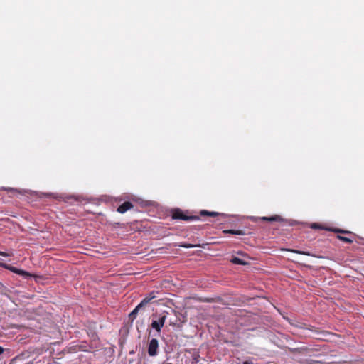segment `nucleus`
<instances>
[{"instance_id":"25","label":"nucleus","mask_w":364,"mask_h":364,"mask_svg":"<svg viewBox=\"0 0 364 364\" xmlns=\"http://www.w3.org/2000/svg\"><path fill=\"white\" fill-rule=\"evenodd\" d=\"M1 190H7V189H6V188H5L1 187Z\"/></svg>"},{"instance_id":"12","label":"nucleus","mask_w":364,"mask_h":364,"mask_svg":"<svg viewBox=\"0 0 364 364\" xmlns=\"http://www.w3.org/2000/svg\"><path fill=\"white\" fill-rule=\"evenodd\" d=\"M326 230L332 231L336 233H342V234H352L350 231L344 230L338 228H326Z\"/></svg>"},{"instance_id":"19","label":"nucleus","mask_w":364,"mask_h":364,"mask_svg":"<svg viewBox=\"0 0 364 364\" xmlns=\"http://www.w3.org/2000/svg\"><path fill=\"white\" fill-rule=\"evenodd\" d=\"M243 364H254L252 361L250 360H246L243 362Z\"/></svg>"},{"instance_id":"3","label":"nucleus","mask_w":364,"mask_h":364,"mask_svg":"<svg viewBox=\"0 0 364 364\" xmlns=\"http://www.w3.org/2000/svg\"><path fill=\"white\" fill-rule=\"evenodd\" d=\"M159 342L156 338H152L148 345V354L151 356H156L158 354Z\"/></svg>"},{"instance_id":"13","label":"nucleus","mask_w":364,"mask_h":364,"mask_svg":"<svg viewBox=\"0 0 364 364\" xmlns=\"http://www.w3.org/2000/svg\"><path fill=\"white\" fill-rule=\"evenodd\" d=\"M200 214L201 216H211V217H215L219 215L218 212H213V211H208V210H201L200 212Z\"/></svg>"},{"instance_id":"1","label":"nucleus","mask_w":364,"mask_h":364,"mask_svg":"<svg viewBox=\"0 0 364 364\" xmlns=\"http://www.w3.org/2000/svg\"><path fill=\"white\" fill-rule=\"evenodd\" d=\"M172 218L174 220H183L186 221L199 220L198 216L187 215L184 212L178 208L174 209L172 211Z\"/></svg>"},{"instance_id":"9","label":"nucleus","mask_w":364,"mask_h":364,"mask_svg":"<svg viewBox=\"0 0 364 364\" xmlns=\"http://www.w3.org/2000/svg\"><path fill=\"white\" fill-rule=\"evenodd\" d=\"M156 297L154 292L150 293V294L146 296L141 302L140 306L143 307L145 306L147 304H149L153 299Z\"/></svg>"},{"instance_id":"7","label":"nucleus","mask_w":364,"mask_h":364,"mask_svg":"<svg viewBox=\"0 0 364 364\" xmlns=\"http://www.w3.org/2000/svg\"><path fill=\"white\" fill-rule=\"evenodd\" d=\"M134 205L131 202L126 201L117 208V212L123 214L127 210L132 209Z\"/></svg>"},{"instance_id":"20","label":"nucleus","mask_w":364,"mask_h":364,"mask_svg":"<svg viewBox=\"0 0 364 364\" xmlns=\"http://www.w3.org/2000/svg\"><path fill=\"white\" fill-rule=\"evenodd\" d=\"M16 362H17V359H13V360H11V362L10 363V364H16Z\"/></svg>"},{"instance_id":"6","label":"nucleus","mask_w":364,"mask_h":364,"mask_svg":"<svg viewBox=\"0 0 364 364\" xmlns=\"http://www.w3.org/2000/svg\"><path fill=\"white\" fill-rule=\"evenodd\" d=\"M287 350L294 355H304L306 354L309 352V349L306 347H301V348H289V347H285Z\"/></svg>"},{"instance_id":"17","label":"nucleus","mask_w":364,"mask_h":364,"mask_svg":"<svg viewBox=\"0 0 364 364\" xmlns=\"http://www.w3.org/2000/svg\"><path fill=\"white\" fill-rule=\"evenodd\" d=\"M290 251L293 252H295V253L301 254V255H308V256L310 255V253L308 252L294 250H291Z\"/></svg>"},{"instance_id":"4","label":"nucleus","mask_w":364,"mask_h":364,"mask_svg":"<svg viewBox=\"0 0 364 364\" xmlns=\"http://www.w3.org/2000/svg\"><path fill=\"white\" fill-rule=\"evenodd\" d=\"M61 198L65 203H73L74 202L81 203L85 200V198L82 196L74 195V194H65L61 196Z\"/></svg>"},{"instance_id":"24","label":"nucleus","mask_w":364,"mask_h":364,"mask_svg":"<svg viewBox=\"0 0 364 364\" xmlns=\"http://www.w3.org/2000/svg\"><path fill=\"white\" fill-rule=\"evenodd\" d=\"M306 363H309V364H311V363H312V360H311V361H306Z\"/></svg>"},{"instance_id":"5","label":"nucleus","mask_w":364,"mask_h":364,"mask_svg":"<svg viewBox=\"0 0 364 364\" xmlns=\"http://www.w3.org/2000/svg\"><path fill=\"white\" fill-rule=\"evenodd\" d=\"M1 267L7 269L17 274L21 275L25 278L28 277H31V274L29 272L22 270V269H17L14 267H12L11 265H9V264H7L5 263L1 262Z\"/></svg>"},{"instance_id":"11","label":"nucleus","mask_w":364,"mask_h":364,"mask_svg":"<svg viewBox=\"0 0 364 364\" xmlns=\"http://www.w3.org/2000/svg\"><path fill=\"white\" fill-rule=\"evenodd\" d=\"M223 232L225 234H232V235H244L245 232L241 230H223Z\"/></svg>"},{"instance_id":"10","label":"nucleus","mask_w":364,"mask_h":364,"mask_svg":"<svg viewBox=\"0 0 364 364\" xmlns=\"http://www.w3.org/2000/svg\"><path fill=\"white\" fill-rule=\"evenodd\" d=\"M230 262L234 264H239V265H247L248 264L247 262H245L242 259L237 257H233L230 259Z\"/></svg>"},{"instance_id":"15","label":"nucleus","mask_w":364,"mask_h":364,"mask_svg":"<svg viewBox=\"0 0 364 364\" xmlns=\"http://www.w3.org/2000/svg\"><path fill=\"white\" fill-rule=\"evenodd\" d=\"M337 238L339 240L343 241L348 244H351L353 242V240L352 239L346 237L341 236V235H338Z\"/></svg>"},{"instance_id":"23","label":"nucleus","mask_w":364,"mask_h":364,"mask_svg":"<svg viewBox=\"0 0 364 364\" xmlns=\"http://www.w3.org/2000/svg\"><path fill=\"white\" fill-rule=\"evenodd\" d=\"M237 254L241 255H245V254H244V253H243V252H237Z\"/></svg>"},{"instance_id":"2","label":"nucleus","mask_w":364,"mask_h":364,"mask_svg":"<svg viewBox=\"0 0 364 364\" xmlns=\"http://www.w3.org/2000/svg\"><path fill=\"white\" fill-rule=\"evenodd\" d=\"M168 312H164L160 314L158 319L153 320L151 324L152 328L156 330L158 333H160L162 327L164 326L166 321V314Z\"/></svg>"},{"instance_id":"18","label":"nucleus","mask_w":364,"mask_h":364,"mask_svg":"<svg viewBox=\"0 0 364 364\" xmlns=\"http://www.w3.org/2000/svg\"><path fill=\"white\" fill-rule=\"evenodd\" d=\"M179 246L182 247H185V248H191V247H196L197 245H193L186 244V243H181L179 245Z\"/></svg>"},{"instance_id":"16","label":"nucleus","mask_w":364,"mask_h":364,"mask_svg":"<svg viewBox=\"0 0 364 364\" xmlns=\"http://www.w3.org/2000/svg\"><path fill=\"white\" fill-rule=\"evenodd\" d=\"M311 228L313 229H326L323 228L320 224L318 223H312L311 225Z\"/></svg>"},{"instance_id":"26","label":"nucleus","mask_w":364,"mask_h":364,"mask_svg":"<svg viewBox=\"0 0 364 364\" xmlns=\"http://www.w3.org/2000/svg\"><path fill=\"white\" fill-rule=\"evenodd\" d=\"M1 353H3V352H4L3 348H1Z\"/></svg>"},{"instance_id":"14","label":"nucleus","mask_w":364,"mask_h":364,"mask_svg":"<svg viewBox=\"0 0 364 364\" xmlns=\"http://www.w3.org/2000/svg\"><path fill=\"white\" fill-rule=\"evenodd\" d=\"M142 307H143L142 306H140V304H138L136 306V308L129 314V318L132 320H134L136 317L139 310Z\"/></svg>"},{"instance_id":"27","label":"nucleus","mask_w":364,"mask_h":364,"mask_svg":"<svg viewBox=\"0 0 364 364\" xmlns=\"http://www.w3.org/2000/svg\"><path fill=\"white\" fill-rule=\"evenodd\" d=\"M3 221L4 222V221H6V220L1 218V222H3Z\"/></svg>"},{"instance_id":"21","label":"nucleus","mask_w":364,"mask_h":364,"mask_svg":"<svg viewBox=\"0 0 364 364\" xmlns=\"http://www.w3.org/2000/svg\"><path fill=\"white\" fill-rule=\"evenodd\" d=\"M1 257H6V256H7V255H8L6 253H5V252H2V251H1Z\"/></svg>"},{"instance_id":"8","label":"nucleus","mask_w":364,"mask_h":364,"mask_svg":"<svg viewBox=\"0 0 364 364\" xmlns=\"http://www.w3.org/2000/svg\"><path fill=\"white\" fill-rule=\"evenodd\" d=\"M259 220H263V221H267V222H282V221H283V218L278 215H274L271 217H262V218H259Z\"/></svg>"},{"instance_id":"22","label":"nucleus","mask_w":364,"mask_h":364,"mask_svg":"<svg viewBox=\"0 0 364 364\" xmlns=\"http://www.w3.org/2000/svg\"><path fill=\"white\" fill-rule=\"evenodd\" d=\"M9 191H11V192H16V191L15 189H14V188H10Z\"/></svg>"}]
</instances>
